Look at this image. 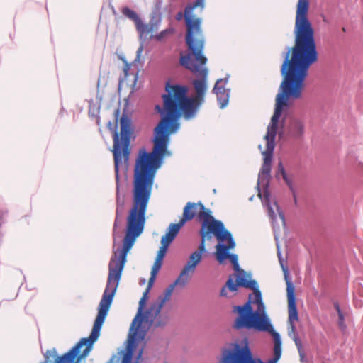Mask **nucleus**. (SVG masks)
Returning a JSON list of instances; mask_svg holds the SVG:
<instances>
[{"label":"nucleus","instance_id":"nucleus-47","mask_svg":"<svg viewBox=\"0 0 363 363\" xmlns=\"http://www.w3.org/2000/svg\"><path fill=\"white\" fill-rule=\"evenodd\" d=\"M259 148L261 150L262 149V145H259Z\"/></svg>","mask_w":363,"mask_h":363},{"label":"nucleus","instance_id":"nucleus-11","mask_svg":"<svg viewBox=\"0 0 363 363\" xmlns=\"http://www.w3.org/2000/svg\"><path fill=\"white\" fill-rule=\"evenodd\" d=\"M137 317L134 318L130 325L128 333V343L125 350H121L118 352L119 357L113 354L108 363H140L143 360L144 345L138 349L140 342V336L137 334V328H134Z\"/></svg>","mask_w":363,"mask_h":363},{"label":"nucleus","instance_id":"nucleus-39","mask_svg":"<svg viewBox=\"0 0 363 363\" xmlns=\"http://www.w3.org/2000/svg\"><path fill=\"white\" fill-rule=\"evenodd\" d=\"M110 9L112 11L113 15L116 16L118 15V13L116 11V10L115 9V7L113 5H110Z\"/></svg>","mask_w":363,"mask_h":363},{"label":"nucleus","instance_id":"nucleus-3","mask_svg":"<svg viewBox=\"0 0 363 363\" xmlns=\"http://www.w3.org/2000/svg\"><path fill=\"white\" fill-rule=\"evenodd\" d=\"M129 232L128 229L123 246L114 252V256L109 261L106 288L97 308L96 318L90 335L81 338L70 350L62 354H59L55 347L47 350L45 352L41 348L44 359L39 363H50V358H53V363L56 362L59 363H82V359L89 354L94 342L100 336L101 330L108 315L122 277L126 262V254L133 244V239L128 241Z\"/></svg>","mask_w":363,"mask_h":363},{"label":"nucleus","instance_id":"nucleus-4","mask_svg":"<svg viewBox=\"0 0 363 363\" xmlns=\"http://www.w3.org/2000/svg\"><path fill=\"white\" fill-rule=\"evenodd\" d=\"M282 81L275 98L274 114L267 127V133L264 136L267 142L266 150L262 152L263 164L258 175L257 189L258 196L267 206L269 216L272 220L277 216L272 206L271 193L269 191L272 164L276 146V136L278 133L279 123L284 113L281 125H284L288 111L293 101L301 97L305 88L307 77L290 73L280 72Z\"/></svg>","mask_w":363,"mask_h":363},{"label":"nucleus","instance_id":"nucleus-44","mask_svg":"<svg viewBox=\"0 0 363 363\" xmlns=\"http://www.w3.org/2000/svg\"><path fill=\"white\" fill-rule=\"evenodd\" d=\"M362 304L363 303H362V301H359V302L355 303V305H359V306H361Z\"/></svg>","mask_w":363,"mask_h":363},{"label":"nucleus","instance_id":"nucleus-9","mask_svg":"<svg viewBox=\"0 0 363 363\" xmlns=\"http://www.w3.org/2000/svg\"><path fill=\"white\" fill-rule=\"evenodd\" d=\"M199 235L201 237L198 250L194 252H199L203 257V255L209 253L206 247V241H210L214 237L216 238L218 243L216 245V251L213 252L216 260L219 264H223L227 260L228 250H233L235 247L236 243L230 232L225 233H215V232H202L199 231Z\"/></svg>","mask_w":363,"mask_h":363},{"label":"nucleus","instance_id":"nucleus-7","mask_svg":"<svg viewBox=\"0 0 363 363\" xmlns=\"http://www.w3.org/2000/svg\"><path fill=\"white\" fill-rule=\"evenodd\" d=\"M229 259L233 265L235 272L230 274L222 286L220 296L225 298H232L238 294L240 288H245L253 291L252 296L256 300L257 306L264 309V304L262 301V292L259 289V284L255 279H252L251 273H247L241 269L238 263V257L236 254L227 253V259Z\"/></svg>","mask_w":363,"mask_h":363},{"label":"nucleus","instance_id":"nucleus-34","mask_svg":"<svg viewBox=\"0 0 363 363\" xmlns=\"http://www.w3.org/2000/svg\"><path fill=\"white\" fill-rule=\"evenodd\" d=\"M156 277H157L156 274L150 273V277L149 279L147 286L146 289H147L149 291H150L152 289V288L153 287V285L155 284V281L156 280Z\"/></svg>","mask_w":363,"mask_h":363},{"label":"nucleus","instance_id":"nucleus-26","mask_svg":"<svg viewBox=\"0 0 363 363\" xmlns=\"http://www.w3.org/2000/svg\"><path fill=\"white\" fill-rule=\"evenodd\" d=\"M121 11L125 18L133 21L135 23L141 18L135 11L127 6L122 7Z\"/></svg>","mask_w":363,"mask_h":363},{"label":"nucleus","instance_id":"nucleus-19","mask_svg":"<svg viewBox=\"0 0 363 363\" xmlns=\"http://www.w3.org/2000/svg\"><path fill=\"white\" fill-rule=\"evenodd\" d=\"M199 202H188L183 209L182 217L180 220L185 225L186 223L191 221L194 218L197 217L198 214Z\"/></svg>","mask_w":363,"mask_h":363},{"label":"nucleus","instance_id":"nucleus-13","mask_svg":"<svg viewBox=\"0 0 363 363\" xmlns=\"http://www.w3.org/2000/svg\"><path fill=\"white\" fill-rule=\"evenodd\" d=\"M162 20V13L159 11H154L152 13L151 18L149 24L145 23L140 18L136 22V29L139 33V38L140 40V46L136 52V57L134 60V63L140 62L142 52L144 49V41L147 38V35L154 30L155 26H157Z\"/></svg>","mask_w":363,"mask_h":363},{"label":"nucleus","instance_id":"nucleus-25","mask_svg":"<svg viewBox=\"0 0 363 363\" xmlns=\"http://www.w3.org/2000/svg\"><path fill=\"white\" fill-rule=\"evenodd\" d=\"M190 272V270H189L186 267H184L179 276L172 284H173L175 286L178 285L184 286L186 282L188 281L189 273Z\"/></svg>","mask_w":363,"mask_h":363},{"label":"nucleus","instance_id":"nucleus-42","mask_svg":"<svg viewBox=\"0 0 363 363\" xmlns=\"http://www.w3.org/2000/svg\"><path fill=\"white\" fill-rule=\"evenodd\" d=\"M161 325H164V323L162 324L161 321H157V323H156V326H161Z\"/></svg>","mask_w":363,"mask_h":363},{"label":"nucleus","instance_id":"nucleus-31","mask_svg":"<svg viewBox=\"0 0 363 363\" xmlns=\"http://www.w3.org/2000/svg\"><path fill=\"white\" fill-rule=\"evenodd\" d=\"M130 69H131L130 63L128 62V63L124 64V67H123L124 77L123 78L120 77L119 82H118L119 86L123 82L124 79L127 78L130 75Z\"/></svg>","mask_w":363,"mask_h":363},{"label":"nucleus","instance_id":"nucleus-2","mask_svg":"<svg viewBox=\"0 0 363 363\" xmlns=\"http://www.w3.org/2000/svg\"><path fill=\"white\" fill-rule=\"evenodd\" d=\"M128 101H126L125 106L123 111L122 116H121V109L118 106L114 111V120L115 123H113L109 121L107 123V128L109 131L111 132L113 136V155L114 160V172H115V178H116V216L115 220L113 226V246L115 245L116 240L118 238H121V235L118 231V228H119L121 222V218L125 211V194H121L120 192L121 188V176L120 172L122 171L125 177H127V174L129 168V160L131 155V142L134 140L135 138V135H134L135 127L133 123V120L131 117V113H130L127 110V105ZM134 174L133 175V177ZM133 180L132 181V182ZM153 185L152 186V187ZM133 188V184L132 183V189ZM152 188L151 189V190ZM133 194V190L131 191ZM152 191L150 192V194ZM151 195L150 196L147 206H148V203L150 201ZM133 199L132 198V203L130 209L128 211V214L126 216V225L124 230V238L122 240V245H120L117 249L113 247V255L111 258L114 256V252L121 248L125 240V237L128 233V230L129 228V239L128 241H130L133 239V244L131 247L133 246L134 242L136 238L140 236L144 230L145 222H146V212L147 207H146L145 211L144 213V219L140 218V219L133 220L132 222L129 220V214L130 211L133 206ZM132 247L128 251L127 253L131 250ZM128 254H126V257ZM111 259H110L111 260ZM127 261L125 262V263Z\"/></svg>","mask_w":363,"mask_h":363},{"label":"nucleus","instance_id":"nucleus-29","mask_svg":"<svg viewBox=\"0 0 363 363\" xmlns=\"http://www.w3.org/2000/svg\"><path fill=\"white\" fill-rule=\"evenodd\" d=\"M150 291L145 289V291L143 292V296L141 297V298L139 301L138 311L137 315L135 318H136V317L138 318V315L140 313V311H142V309L145 308V306L147 303L149 297H150L149 296Z\"/></svg>","mask_w":363,"mask_h":363},{"label":"nucleus","instance_id":"nucleus-46","mask_svg":"<svg viewBox=\"0 0 363 363\" xmlns=\"http://www.w3.org/2000/svg\"><path fill=\"white\" fill-rule=\"evenodd\" d=\"M342 30H343L344 32H345V31H346L345 28H342Z\"/></svg>","mask_w":363,"mask_h":363},{"label":"nucleus","instance_id":"nucleus-18","mask_svg":"<svg viewBox=\"0 0 363 363\" xmlns=\"http://www.w3.org/2000/svg\"><path fill=\"white\" fill-rule=\"evenodd\" d=\"M204 6L205 0H194L187 4L185 7V13L186 15V26H187V25L193 26L197 21L199 22V26H201V19L195 16L194 10L197 7H201V9H203Z\"/></svg>","mask_w":363,"mask_h":363},{"label":"nucleus","instance_id":"nucleus-36","mask_svg":"<svg viewBox=\"0 0 363 363\" xmlns=\"http://www.w3.org/2000/svg\"><path fill=\"white\" fill-rule=\"evenodd\" d=\"M338 325L342 329L346 328V325L345 324V315H344V313L338 315Z\"/></svg>","mask_w":363,"mask_h":363},{"label":"nucleus","instance_id":"nucleus-37","mask_svg":"<svg viewBox=\"0 0 363 363\" xmlns=\"http://www.w3.org/2000/svg\"><path fill=\"white\" fill-rule=\"evenodd\" d=\"M289 188L291 192L292 193L294 202L295 205H297V203H298L297 195H296V191L294 186V184H291V187H289Z\"/></svg>","mask_w":363,"mask_h":363},{"label":"nucleus","instance_id":"nucleus-5","mask_svg":"<svg viewBox=\"0 0 363 363\" xmlns=\"http://www.w3.org/2000/svg\"><path fill=\"white\" fill-rule=\"evenodd\" d=\"M309 0H298L294 28L295 45L286 47L280 72L307 77L318 60L315 30L308 18Z\"/></svg>","mask_w":363,"mask_h":363},{"label":"nucleus","instance_id":"nucleus-41","mask_svg":"<svg viewBox=\"0 0 363 363\" xmlns=\"http://www.w3.org/2000/svg\"><path fill=\"white\" fill-rule=\"evenodd\" d=\"M145 282H146L145 279H141L140 280V285H143V284H145Z\"/></svg>","mask_w":363,"mask_h":363},{"label":"nucleus","instance_id":"nucleus-14","mask_svg":"<svg viewBox=\"0 0 363 363\" xmlns=\"http://www.w3.org/2000/svg\"><path fill=\"white\" fill-rule=\"evenodd\" d=\"M288 313L289 318L288 321L290 325V328L291 332L293 333V340L295 342L296 346L297 347L301 361L303 362L305 354L303 350L302 343L298 335L296 326L295 325V322H298L299 320L298 311L297 307V303L288 304Z\"/></svg>","mask_w":363,"mask_h":363},{"label":"nucleus","instance_id":"nucleus-20","mask_svg":"<svg viewBox=\"0 0 363 363\" xmlns=\"http://www.w3.org/2000/svg\"><path fill=\"white\" fill-rule=\"evenodd\" d=\"M185 225L184 223L179 220L177 223H171L164 235L162 237L166 241L172 243L174 239L177 238L182 228Z\"/></svg>","mask_w":363,"mask_h":363},{"label":"nucleus","instance_id":"nucleus-45","mask_svg":"<svg viewBox=\"0 0 363 363\" xmlns=\"http://www.w3.org/2000/svg\"><path fill=\"white\" fill-rule=\"evenodd\" d=\"M138 73L135 74V81H134V84L136 83L137 80H138Z\"/></svg>","mask_w":363,"mask_h":363},{"label":"nucleus","instance_id":"nucleus-8","mask_svg":"<svg viewBox=\"0 0 363 363\" xmlns=\"http://www.w3.org/2000/svg\"><path fill=\"white\" fill-rule=\"evenodd\" d=\"M273 357L266 362L255 355L250 348L248 337H244L240 342L230 343L222 349L218 363H277L281 359V352L273 350Z\"/></svg>","mask_w":363,"mask_h":363},{"label":"nucleus","instance_id":"nucleus-22","mask_svg":"<svg viewBox=\"0 0 363 363\" xmlns=\"http://www.w3.org/2000/svg\"><path fill=\"white\" fill-rule=\"evenodd\" d=\"M99 101L98 103H94L93 99L89 101V111L88 114L89 118H95L96 123L98 125H100L101 123V117H100V109H101V101L102 99L101 96L99 98Z\"/></svg>","mask_w":363,"mask_h":363},{"label":"nucleus","instance_id":"nucleus-48","mask_svg":"<svg viewBox=\"0 0 363 363\" xmlns=\"http://www.w3.org/2000/svg\"><path fill=\"white\" fill-rule=\"evenodd\" d=\"M55 363H59L58 362H56Z\"/></svg>","mask_w":363,"mask_h":363},{"label":"nucleus","instance_id":"nucleus-43","mask_svg":"<svg viewBox=\"0 0 363 363\" xmlns=\"http://www.w3.org/2000/svg\"><path fill=\"white\" fill-rule=\"evenodd\" d=\"M100 82H101V79H100V77H99L98 79V81H97V88L99 89V86H100Z\"/></svg>","mask_w":363,"mask_h":363},{"label":"nucleus","instance_id":"nucleus-30","mask_svg":"<svg viewBox=\"0 0 363 363\" xmlns=\"http://www.w3.org/2000/svg\"><path fill=\"white\" fill-rule=\"evenodd\" d=\"M174 30L172 28H166V29L162 30L161 32H160L159 33H157L155 35V39L157 41H162L168 33H173Z\"/></svg>","mask_w":363,"mask_h":363},{"label":"nucleus","instance_id":"nucleus-6","mask_svg":"<svg viewBox=\"0 0 363 363\" xmlns=\"http://www.w3.org/2000/svg\"><path fill=\"white\" fill-rule=\"evenodd\" d=\"M257 303L254 299L252 294H249L247 301L242 304L233 306V312L236 314V317L233 323V328L237 330H244L254 332L267 331L272 334L274 345L273 350L282 352L281 337L279 333L276 332L270 319L265 312V308H258L262 311L263 321L258 320V314L257 311L254 310L252 304Z\"/></svg>","mask_w":363,"mask_h":363},{"label":"nucleus","instance_id":"nucleus-15","mask_svg":"<svg viewBox=\"0 0 363 363\" xmlns=\"http://www.w3.org/2000/svg\"><path fill=\"white\" fill-rule=\"evenodd\" d=\"M159 309V304L157 301L151 303L148 308H143L134 325V328H137V334L139 335L140 325L145 323L148 325H151L157 316L160 315L162 309Z\"/></svg>","mask_w":363,"mask_h":363},{"label":"nucleus","instance_id":"nucleus-24","mask_svg":"<svg viewBox=\"0 0 363 363\" xmlns=\"http://www.w3.org/2000/svg\"><path fill=\"white\" fill-rule=\"evenodd\" d=\"M175 287L176 286L173 284H170L166 288L164 293L162 295L159 296L156 301L159 304V309H162L165 303L169 300Z\"/></svg>","mask_w":363,"mask_h":363},{"label":"nucleus","instance_id":"nucleus-33","mask_svg":"<svg viewBox=\"0 0 363 363\" xmlns=\"http://www.w3.org/2000/svg\"><path fill=\"white\" fill-rule=\"evenodd\" d=\"M274 206H276L277 211L279 214L280 219L282 220L283 223L285 224L286 223L285 215H284V213L282 208L278 204V202L277 201H274Z\"/></svg>","mask_w":363,"mask_h":363},{"label":"nucleus","instance_id":"nucleus-17","mask_svg":"<svg viewBox=\"0 0 363 363\" xmlns=\"http://www.w3.org/2000/svg\"><path fill=\"white\" fill-rule=\"evenodd\" d=\"M278 256L280 264L284 272V280L286 284V296L288 304L297 303L296 287L289 274V267L286 264L284 263V259L282 258L281 253L279 250H278Z\"/></svg>","mask_w":363,"mask_h":363},{"label":"nucleus","instance_id":"nucleus-23","mask_svg":"<svg viewBox=\"0 0 363 363\" xmlns=\"http://www.w3.org/2000/svg\"><path fill=\"white\" fill-rule=\"evenodd\" d=\"M202 259L203 257L199 252L194 251L190 255L184 267L190 270L191 273H193L196 270L197 265L201 262Z\"/></svg>","mask_w":363,"mask_h":363},{"label":"nucleus","instance_id":"nucleus-27","mask_svg":"<svg viewBox=\"0 0 363 363\" xmlns=\"http://www.w3.org/2000/svg\"><path fill=\"white\" fill-rule=\"evenodd\" d=\"M161 246L160 247L159 250L157 251V259H160L162 261H164V259L166 257V255L167 253L169 247L172 243L166 241L164 239L161 238Z\"/></svg>","mask_w":363,"mask_h":363},{"label":"nucleus","instance_id":"nucleus-35","mask_svg":"<svg viewBox=\"0 0 363 363\" xmlns=\"http://www.w3.org/2000/svg\"><path fill=\"white\" fill-rule=\"evenodd\" d=\"M174 18L177 21H181L182 19H184V22L186 23V15L185 13V10L184 12L182 11H178Z\"/></svg>","mask_w":363,"mask_h":363},{"label":"nucleus","instance_id":"nucleus-21","mask_svg":"<svg viewBox=\"0 0 363 363\" xmlns=\"http://www.w3.org/2000/svg\"><path fill=\"white\" fill-rule=\"evenodd\" d=\"M305 125L303 121L296 118L291 123L289 133L292 138L300 139L304 134Z\"/></svg>","mask_w":363,"mask_h":363},{"label":"nucleus","instance_id":"nucleus-16","mask_svg":"<svg viewBox=\"0 0 363 363\" xmlns=\"http://www.w3.org/2000/svg\"><path fill=\"white\" fill-rule=\"evenodd\" d=\"M230 75L227 74L225 78L217 79L213 88L212 92L217 96V101L220 108H225L230 99V89H225V85L228 82Z\"/></svg>","mask_w":363,"mask_h":363},{"label":"nucleus","instance_id":"nucleus-1","mask_svg":"<svg viewBox=\"0 0 363 363\" xmlns=\"http://www.w3.org/2000/svg\"><path fill=\"white\" fill-rule=\"evenodd\" d=\"M181 66L196 75L191 80L195 96H189L187 85L173 83L169 79L165 82L164 92L162 94V105L156 104L155 111L160 119L153 130L151 151L141 147L137 154L134 164L133 188V206L129 220L144 219V213L150 196L151 189L158 169L172 152L168 147L170 136L180 128V119L188 121L194 118L203 103L208 89V68H199L189 59H182Z\"/></svg>","mask_w":363,"mask_h":363},{"label":"nucleus","instance_id":"nucleus-12","mask_svg":"<svg viewBox=\"0 0 363 363\" xmlns=\"http://www.w3.org/2000/svg\"><path fill=\"white\" fill-rule=\"evenodd\" d=\"M199 211L197 214V220L201 224L199 231H207L215 233L230 232L228 230L223 221L217 220L213 215L211 209L206 208L203 203L199 201Z\"/></svg>","mask_w":363,"mask_h":363},{"label":"nucleus","instance_id":"nucleus-50","mask_svg":"<svg viewBox=\"0 0 363 363\" xmlns=\"http://www.w3.org/2000/svg\"><path fill=\"white\" fill-rule=\"evenodd\" d=\"M164 363H167V362H164Z\"/></svg>","mask_w":363,"mask_h":363},{"label":"nucleus","instance_id":"nucleus-10","mask_svg":"<svg viewBox=\"0 0 363 363\" xmlns=\"http://www.w3.org/2000/svg\"><path fill=\"white\" fill-rule=\"evenodd\" d=\"M201 32V26H199V22L197 21L193 26L189 25L186 26L185 43L187 46L188 53L186 55L181 54L179 64L182 59H189L194 65H196L199 68H206V65L208 59L203 55L204 40H197L195 38L196 34Z\"/></svg>","mask_w":363,"mask_h":363},{"label":"nucleus","instance_id":"nucleus-49","mask_svg":"<svg viewBox=\"0 0 363 363\" xmlns=\"http://www.w3.org/2000/svg\"><path fill=\"white\" fill-rule=\"evenodd\" d=\"M55 363H59L58 362H56Z\"/></svg>","mask_w":363,"mask_h":363},{"label":"nucleus","instance_id":"nucleus-32","mask_svg":"<svg viewBox=\"0 0 363 363\" xmlns=\"http://www.w3.org/2000/svg\"><path fill=\"white\" fill-rule=\"evenodd\" d=\"M163 264V261L155 259L153 267H152L151 272L152 274L157 275L160 270L161 269Z\"/></svg>","mask_w":363,"mask_h":363},{"label":"nucleus","instance_id":"nucleus-38","mask_svg":"<svg viewBox=\"0 0 363 363\" xmlns=\"http://www.w3.org/2000/svg\"><path fill=\"white\" fill-rule=\"evenodd\" d=\"M334 308L336 310L337 315L343 313V312L340 308V306L337 301L334 303Z\"/></svg>","mask_w":363,"mask_h":363},{"label":"nucleus","instance_id":"nucleus-28","mask_svg":"<svg viewBox=\"0 0 363 363\" xmlns=\"http://www.w3.org/2000/svg\"><path fill=\"white\" fill-rule=\"evenodd\" d=\"M279 173L282 175V178L288 187H291V184H294L293 181L288 177V174L281 162H279L278 164L277 174Z\"/></svg>","mask_w":363,"mask_h":363},{"label":"nucleus","instance_id":"nucleus-40","mask_svg":"<svg viewBox=\"0 0 363 363\" xmlns=\"http://www.w3.org/2000/svg\"><path fill=\"white\" fill-rule=\"evenodd\" d=\"M118 57H119V59H121V60L123 61V64H125V63H128V62L127 61V60H126V58H125V56H123V55H119V56H118Z\"/></svg>","mask_w":363,"mask_h":363}]
</instances>
